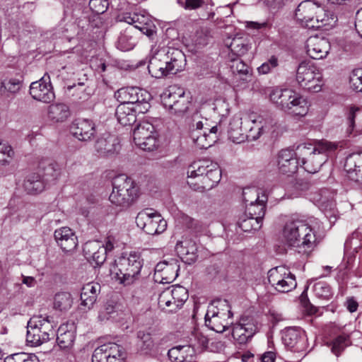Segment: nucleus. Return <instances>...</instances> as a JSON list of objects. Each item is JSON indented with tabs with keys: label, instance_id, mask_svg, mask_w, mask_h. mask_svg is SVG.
Returning <instances> with one entry per match:
<instances>
[{
	"label": "nucleus",
	"instance_id": "nucleus-40",
	"mask_svg": "<svg viewBox=\"0 0 362 362\" xmlns=\"http://www.w3.org/2000/svg\"><path fill=\"white\" fill-rule=\"evenodd\" d=\"M45 185V182L40 173H35L28 176L24 182V187L29 194H37L43 191Z\"/></svg>",
	"mask_w": 362,
	"mask_h": 362
},
{
	"label": "nucleus",
	"instance_id": "nucleus-21",
	"mask_svg": "<svg viewBox=\"0 0 362 362\" xmlns=\"http://www.w3.org/2000/svg\"><path fill=\"white\" fill-rule=\"evenodd\" d=\"M179 268L177 259L170 258L160 262L155 267L154 280L160 284H170L177 276Z\"/></svg>",
	"mask_w": 362,
	"mask_h": 362
},
{
	"label": "nucleus",
	"instance_id": "nucleus-44",
	"mask_svg": "<svg viewBox=\"0 0 362 362\" xmlns=\"http://www.w3.org/2000/svg\"><path fill=\"white\" fill-rule=\"evenodd\" d=\"M231 69L234 73H237L240 78L245 81H250L252 78V70L250 66L239 59L231 58Z\"/></svg>",
	"mask_w": 362,
	"mask_h": 362
},
{
	"label": "nucleus",
	"instance_id": "nucleus-19",
	"mask_svg": "<svg viewBox=\"0 0 362 362\" xmlns=\"http://www.w3.org/2000/svg\"><path fill=\"white\" fill-rule=\"evenodd\" d=\"M125 357V351L122 346L110 342L94 350L92 362H124Z\"/></svg>",
	"mask_w": 362,
	"mask_h": 362
},
{
	"label": "nucleus",
	"instance_id": "nucleus-28",
	"mask_svg": "<svg viewBox=\"0 0 362 362\" xmlns=\"http://www.w3.org/2000/svg\"><path fill=\"white\" fill-rule=\"evenodd\" d=\"M317 9V4L310 0L302 1L296 10L297 21L305 27H315L314 20Z\"/></svg>",
	"mask_w": 362,
	"mask_h": 362
},
{
	"label": "nucleus",
	"instance_id": "nucleus-17",
	"mask_svg": "<svg viewBox=\"0 0 362 362\" xmlns=\"http://www.w3.org/2000/svg\"><path fill=\"white\" fill-rule=\"evenodd\" d=\"M268 281L276 291L281 293L289 292L297 286L294 274L284 266L271 269L268 272Z\"/></svg>",
	"mask_w": 362,
	"mask_h": 362
},
{
	"label": "nucleus",
	"instance_id": "nucleus-5",
	"mask_svg": "<svg viewBox=\"0 0 362 362\" xmlns=\"http://www.w3.org/2000/svg\"><path fill=\"white\" fill-rule=\"evenodd\" d=\"M269 99L278 108L294 117H305L309 111L307 99L291 89L275 88Z\"/></svg>",
	"mask_w": 362,
	"mask_h": 362
},
{
	"label": "nucleus",
	"instance_id": "nucleus-32",
	"mask_svg": "<svg viewBox=\"0 0 362 362\" xmlns=\"http://www.w3.org/2000/svg\"><path fill=\"white\" fill-rule=\"evenodd\" d=\"M54 238L64 251H72L77 246V237L69 227H62L57 229L54 231Z\"/></svg>",
	"mask_w": 362,
	"mask_h": 362
},
{
	"label": "nucleus",
	"instance_id": "nucleus-16",
	"mask_svg": "<svg viewBox=\"0 0 362 362\" xmlns=\"http://www.w3.org/2000/svg\"><path fill=\"white\" fill-rule=\"evenodd\" d=\"M117 20L133 25L134 28L150 38L156 33V26L151 16L145 11L124 12L117 16Z\"/></svg>",
	"mask_w": 362,
	"mask_h": 362
},
{
	"label": "nucleus",
	"instance_id": "nucleus-57",
	"mask_svg": "<svg viewBox=\"0 0 362 362\" xmlns=\"http://www.w3.org/2000/svg\"><path fill=\"white\" fill-rule=\"evenodd\" d=\"M243 197L246 205L259 202L262 199V197H259L257 189L255 188L245 189L243 192Z\"/></svg>",
	"mask_w": 362,
	"mask_h": 362
},
{
	"label": "nucleus",
	"instance_id": "nucleus-7",
	"mask_svg": "<svg viewBox=\"0 0 362 362\" xmlns=\"http://www.w3.org/2000/svg\"><path fill=\"white\" fill-rule=\"evenodd\" d=\"M142 267L143 259L140 254L130 252L115 260L112 274L120 284L129 286L139 280Z\"/></svg>",
	"mask_w": 362,
	"mask_h": 362
},
{
	"label": "nucleus",
	"instance_id": "nucleus-42",
	"mask_svg": "<svg viewBox=\"0 0 362 362\" xmlns=\"http://www.w3.org/2000/svg\"><path fill=\"white\" fill-rule=\"evenodd\" d=\"M132 28H127L122 33L117 42V47L122 51H129L134 48L136 40L132 35Z\"/></svg>",
	"mask_w": 362,
	"mask_h": 362
},
{
	"label": "nucleus",
	"instance_id": "nucleus-15",
	"mask_svg": "<svg viewBox=\"0 0 362 362\" xmlns=\"http://www.w3.org/2000/svg\"><path fill=\"white\" fill-rule=\"evenodd\" d=\"M135 144L144 151H153L160 146L154 126L148 122H141L133 132Z\"/></svg>",
	"mask_w": 362,
	"mask_h": 362
},
{
	"label": "nucleus",
	"instance_id": "nucleus-51",
	"mask_svg": "<svg viewBox=\"0 0 362 362\" xmlns=\"http://www.w3.org/2000/svg\"><path fill=\"white\" fill-rule=\"evenodd\" d=\"M350 88L356 91L362 93V69H354L349 76Z\"/></svg>",
	"mask_w": 362,
	"mask_h": 362
},
{
	"label": "nucleus",
	"instance_id": "nucleus-34",
	"mask_svg": "<svg viewBox=\"0 0 362 362\" xmlns=\"http://www.w3.org/2000/svg\"><path fill=\"white\" fill-rule=\"evenodd\" d=\"M70 115L69 107L64 103H54L47 107V117L52 124L65 122Z\"/></svg>",
	"mask_w": 362,
	"mask_h": 362
},
{
	"label": "nucleus",
	"instance_id": "nucleus-63",
	"mask_svg": "<svg viewBox=\"0 0 362 362\" xmlns=\"http://www.w3.org/2000/svg\"><path fill=\"white\" fill-rule=\"evenodd\" d=\"M268 23L267 22L258 23L255 21H247L246 27L250 29L259 30L267 27Z\"/></svg>",
	"mask_w": 362,
	"mask_h": 362
},
{
	"label": "nucleus",
	"instance_id": "nucleus-20",
	"mask_svg": "<svg viewBox=\"0 0 362 362\" xmlns=\"http://www.w3.org/2000/svg\"><path fill=\"white\" fill-rule=\"evenodd\" d=\"M29 93L34 100L45 103H49L55 98L49 76L47 74L30 83Z\"/></svg>",
	"mask_w": 362,
	"mask_h": 362
},
{
	"label": "nucleus",
	"instance_id": "nucleus-55",
	"mask_svg": "<svg viewBox=\"0 0 362 362\" xmlns=\"http://www.w3.org/2000/svg\"><path fill=\"white\" fill-rule=\"evenodd\" d=\"M209 110H212L214 114L217 115L218 117L223 116L225 114L228 113V104L223 100H218L213 103L212 106L204 105L202 107V110L204 112Z\"/></svg>",
	"mask_w": 362,
	"mask_h": 362
},
{
	"label": "nucleus",
	"instance_id": "nucleus-47",
	"mask_svg": "<svg viewBox=\"0 0 362 362\" xmlns=\"http://www.w3.org/2000/svg\"><path fill=\"white\" fill-rule=\"evenodd\" d=\"M73 303L71 295L68 292H61L55 295L54 308L60 311H65L71 308Z\"/></svg>",
	"mask_w": 362,
	"mask_h": 362
},
{
	"label": "nucleus",
	"instance_id": "nucleus-41",
	"mask_svg": "<svg viewBox=\"0 0 362 362\" xmlns=\"http://www.w3.org/2000/svg\"><path fill=\"white\" fill-rule=\"evenodd\" d=\"M40 174L45 182L57 180L61 175V168L56 163H42L40 166Z\"/></svg>",
	"mask_w": 362,
	"mask_h": 362
},
{
	"label": "nucleus",
	"instance_id": "nucleus-2",
	"mask_svg": "<svg viewBox=\"0 0 362 362\" xmlns=\"http://www.w3.org/2000/svg\"><path fill=\"white\" fill-rule=\"evenodd\" d=\"M187 182L195 191L203 192L215 187L221 180V171L217 163L200 160L192 163L187 168Z\"/></svg>",
	"mask_w": 362,
	"mask_h": 362
},
{
	"label": "nucleus",
	"instance_id": "nucleus-26",
	"mask_svg": "<svg viewBox=\"0 0 362 362\" xmlns=\"http://www.w3.org/2000/svg\"><path fill=\"white\" fill-rule=\"evenodd\" d=\"M245 116V113L238 112L230 120L227 132L229 139L234 143L240 144L247 140L246 126L243 127Z\"/></svg>",
	"mask_w": 362,
	"mask_h": 362
},
{
	"label": "nucleus",
	"instance_id": "nucleus-58",
	"mask_svg": "<svg viewBox=\"0 0 362 362\" xmlns=\"http://www.w3.org/2000/svg\"><path fill=\"white\" fill-rule=\"evenodd\" d=\"M109 6L107 0H90L89 7L93 12L102 14L106 11Z\"/></svg>",
	"mask_w": 362,
	"mask_h": 362
},
{
	"label": "nucleus",
	"instance_id": "nucleus-6",
	"mask_svg": "<svg viewBox=\"0 0 362 362\" xmlns=\"http://www.w3.org/2000/svg\"><path fill=\"white\" fill-rule=\"evenodd\" d=\"M139 197V187L135 182L124 175L114 178L112 191L109 196L112 204L120 209H127Z\"/></svg>",
	"mask_w": 362,
	"mask_h": 362
},
{
	"label": "nucleus",
	"instance_id": "nucleus-14",
	"mask_svg": "<svg viewBox=\"0 0 362 362\" xmlns=\"http://www.w3.org/2000/svg\"><path fill=\"white\" fill-rule=\"evenodd\" d=\"M115 98L120 104L129 106H136L137 110L141 114L146 112L151 105L150 93L146 90L137 87H127L119 89L115 93Z\"/></svg>",
	"mask_w": 362,
	"mask_h": 362
},
{
	"label": "nucleus",
	"instance_id": "nucleus-12",
	"mask_svg": "<svg viewBox=\"0 0 362 362\" xmlns=\"http://www.w3.org/2000/svg\"><path fill=\"white\" fill-rule=\"evenodd\" d=\"M244 124L246 126L247 140L255 141L261 136L276 129V120L268 115L245 114Z\"/></svg>",
	"mask_w": 362,
	"mask_h": 362
},
{
	"label": "nucleus",
	"instance_id": "nucleus-62",
	"mask_svg": "<svg viewBox=\"0 0 362 362\" xmlns=\"http://www.w3.org/2000/svg\"><path fill=\"white\" fill-rule=\"evenodd\" d=\"M117 244V240L115 236L109 235L105 240V244L101 245L105 249V252H110L115 247V245Z\"/></svg>",
	"mask_w": 362,
	"mask_h": 362
},
{
	"label": "nucleus",
	"instance_id": "nucleus-4",
	"mask_svg": "<svg viewBox=\"0 0 362 362\" xmlns=\"http://www.w3.org/2000/svg\"><path fill=\"white\" fill-rule=\"evenodd\" d=\"M185 65V55L180 50H160L151 58L148 69L153 77L160 78L177 74L183 69Z\"/></svg>",
	"mask_w": 362,
	"mask_h": 362
},
{
	"label": "nucleus",
	"instance_id": "nucleus-35",
	"mask_svg": "<svg viewBox=\"0 0 362 362\" xmlns=\"http://www.w3.org/2000/svg\"><path fill=\"white\" fill-rule=\"evenodd\" d=\"M195 355L194 349L189 345H178L169 349L168 356L172 362H191Z\"/></svg>",
	"mask_w": 362,
	"mask_h": 362
},
{
	"label": "nucleus",
	"instance_id": "nucleus-22",
	"mask_svg": "<svg viewBox=\"0 0 362 362\" xmlns=\"http://www.w3.org/2000/svg\"><path fill=\"white\" fill-rule=\"evenodd\" d=\"M297 155V147L296 150L283 149L278 153L277 165L279 173L288 176L295 174L299 165Z\"/></svg>",
	"mask_w": 362,
	"mask_h": 362
},
{
	"label": "nucleus",
	"instance_id": "nucleus-33",
	"mask_svg": "<svg viewBox=\"0 0 362 362\" xmlns=\"http://www.w3.org/2000/svg\"><path fill=\"white\" fill-rule=\"evenodd\" d=\"M95 148L100 156H109L119 151V144L115 136L107 134L96 141Z\"/></svg>",
	"mask_w": 362,
	"mask_h": 362
},
{
	"label": "nucleus",
	"instance_id": "nucleus-31",
	"mask_svg": "<svg viewBox=\"0 0 362 362\" xmlns=\"http://www.w3.org/2000/svg\"><path fill=\"white\" fill-rule=\"evenodd\" d=\"M83 250L86 258L95 266L103 264L106 259L105 249L98 241L86 243Z\"/></svg>",
	"mask_w": 362,
	"mask_h": 362
},
{
	"label": "nucleus",
	"instance_id": "nucleus-23",
	"mask_svg": "<svg viewBox=\"0 0 362 362\" xmlns=\"http://www.w3.org/2000/svg\"><path fill=\"white\" fill-rule=\"evenodd\" d=\"M285 346L293 351L300 352L307 346V338L303 330L298 328H288L283 335Z\"/></svg>",
	"mask_w": 362,
	"mask_h": 362
},
{
	"label": "nucleus",
	"instance_id": "nucleus-27",
	"mask_svg": "<svg viewBox=\"0 0 362 362\" xmlns=\"http://www.w3.org/2000/svg\"><path fill=\"white\" fill-rule=\"evenodd\" d=\"M187 298V290L185 287L179 285L168 288L161 293V300L164 303L170 302L169 299H173L174 306L170 308V312H175L180 308Z\"/></svg>",
	"mask_w": 362,
	"mask_h": 362
},
{
	"label": "nucleus",
	"instance_id": "nucleus-46",
	"mask_svg": "<svg viewBox=\"0 0 362 362\" xmlns=\"http://www.w3.org/2000/svg\"><path fill=\"white\" fill-rule=\"evenodd\" d=\"M225 45L228 47L233 54L241 56L245 54L247 50V46L242 37L230 38L225 41Z\"/></svg>",
	"mask_w": 362,
	"mask_h": 362
},
{
	"label": "nucleus",
	"instance_id": "nucleus-64",
	"mask_svg": "<svg viewBox=\"0 0 362 362\" xmlns=\"http://www.w3.org/2000/svg\"><path fill=\"white\" fill-rule=\"evenodd\" d=\"M276 354L273 351H267L261 357L262 362H274Z\"/></svg>",
	"mask_w": 362,
	"mask_h": 362
},
{
	"label": "nucleus",
	"instance_id": "nucleus-9",
	"mask_svg": "<svg viewBox=\"0 0 362 362\" xmlns=\"http://www.w3.org/2000/svg\"><path fill=\"white\" fill-rule=\"evenodd\" d=\"M161 103L171 115L183 116L191 105V97L185 90L177 86H170L160 95Z\"/></svg>",
	"mask_w": 362,
	"mask_h": 362
},
{
	"label": "nucleus",
	"instance_id": "nucleus-37",
	"mask_svg": "<svg viewBox=\"0 0 362 362\" xmlns=\"http://www.w3.org/2000/svg\"><path fill=\"white\" fill-rule=\"evenodd\" d=\"M136 106L119 104L116 109L115 115L117 121L123 126L131 125L136 120V114H141Z\"/></svg>",
	"mask_w": 362,
	"mask_h": 362
},
{
	"label": "nucleus",
	"instance_id": "nucleus-39",
	"mask_svg": "<svg viewBox=\"0 0 362 362\" xmlns=\"http://www.w3.org/2000/svg\"><path fill=\"white\" fill-rule=\"evenodd\" d=\"M337 21V17L332 12L325 10L322 7L317 5L314 20L315 27L328 29L334 26Z\"/></svg>",
	"mask_w": 362,
	"mask_h": 362
},
{
	"label": "nucleus",
	"instance_id": "nucleus-30",
	"mask_svg": "<svg viewBox=\"0 0 362 362\" xmlns=\"http://www.w3.org/2000/svg\"><path fill=\"white\" fill-rule=\"evenodd\" d=\"M73 135L80 141H89L93 139L95 134V123L88 119H77L71 127Z\"/></svg>",
	"mask_w": 362,
	"mask_h": 362
},
{
	"label": "nucleus",
	"instance_id": "nucleus-45",
	"mask_svg": "<svg viewBox=\"0 0 362 362\" xmlns=\"http://www.w3.org/2000/svg\"><path fill=\"white\" fill-rule=\"evenodd\" d=\"M189 342V345L194 348L195 351H202L207 347L209 339L201 330L195 329L192 332Z\"/></svg>",
	"mask_w": 362,
	"mask_h": 362
},
{
	"label": "nucleus",
	"instance_id": "nucleus-54",
	"mask_svg": "<svg viewBox=\"0 0 362 362\" xmlns=\"http://www.w3.org/2000/svg\"><path fill=\"white\" fill-rule=\"evenodd\" d=\"M4 362H39V360L34 354L21 352L8 356Z\"/></svg>",
	"mask_w": 362,
	"mask_h": 362
},
{
	"label": "nucleus",
	"instance_id": "nucleus-24",
	"mask_svg": "<svg viewBox=\"0 0 362 362\" xmlns=\"http://www.w3.org/2000/svg\"><path fill=\"white\" fill-rule=\"evenodd\" d=\"M256 331L257 326L252 320L241 318L238 323L233 325L232 335L239 344H244L253 337Z\"/></svg>",
	"mask_w": 362,
	"mask_h": 362
},
{
	"label": "nucleus",
	"instance_id": "nucleus-50",
	"mask_svg": "<svg viewBox=\"0 0 362 362\" xmlns=\"http://www.w3.org/2000/svg\"><path fill=\"white\" fill-rule=\"evenodd\" d=\"M14 154V151L11 145L7 142L0 141V165H9Z\"/></svg>",
	"mask_w": 362,
	"mask_h": 362
},
{
	"label": "nucleus",
	"instance_id": "nucleus-18",
	"mask_svg": "<svg viewBox=\"0 0 362 362\" xmlns=\"http://www.w3.org/2000/svg\"><path fill=\"white\" fill-rule=\"evenodd\" d=\"M136 223L146 233L158 235L167 228V221L157 212L141 211L136 217Z\"/></svg>",
	"mask_w": 362,
	"mask_h": 362
},
{
	"label": "nucleus",
	"instance_id": "nucleus-38",
	"mask_svg": "<svg viewBox=\"0 0 362 362\" xmlns=\"http://www.w3.org/2000/svg\"><path fill=\"white\" fill-rule=\"evenodd\" d=\"M74 339L75 334L73 325L63 324L58 328L57 341L62 349L71 348Z\"/></svg>",
	"mask_w": 362,
	"mask_h": 362
},
{
	"label": "nucleus",
	"instance_id": "nucleus-36",
	"mask_svg": "<svg viewBox=\"0 0 362 362\" xmlns=\"http://www.w3.org/2000/svg\"><path fill=\"white\" fill-rule=\"evenodd\" d=\"M100 291V285L96 282H90L84 285L81 289V305L88 310L93 308Z\"/></svg>",
	"mask_w": 362,
	"mask_h": 362
},
{
	"label": "nucleus",
	"instance_id": "nucleus-43",
	"mask_svg": "<svg viewBox=\"0 0 362 362\" xmlns=\"http://www.w3.org/2000/svg\"><path fill=\"white\" fill-rule=\"evenodd\" d=\"M266 202V196L262 195V199L259 202H255L246 205L245 214H247L248 216H254L256 220L262 222V219L265 214Z\"/></svg>",
	"mask_w": 362,
	"mask_h": 362
},
{
	"label": "nucleus",
	"instance_id": "nucleus-13",
	"mask_svg": "<svg viewBox=\"0 0 362 362\" xmlns=\"http://www.w3.org/2000/svg\"><path fill=\"white\" fill-rule=\"evenodd\" d=\"M296 81L302 88L317 93L321 90L322 86V74L314 63L304 61L298 66Z\"/></svg>",
	"mask_w": 362,
	"mask_h": 362
},
{
	"label": "nucleus",
	"instance_id": "nucleus-59",
	"mask_svg": "<svg viewBox=\"0 0 362 362\" xmlns=\"http://www.w3.org/2000/svg\"><path fill=\"white\" fill-rule=\"evenodd\" d=\"M209 4L214 5L211 0H185L183 7L186 10H195Z\"/></svg>",
	"mask_w": 362,
	"mask_h": 362
},
{
	"label": "nucleus",
	"instance_id": "nucleus-60",
	"mask_svg": "<svg viewBox=\"0 0 362 362\" xmlns=\"http://www.w3.org/2000/svg\"><path fill=\"white\" fill-rule=\"evenodd\" d=\"M138 338L142 343L141 349L144 350H149L153 348V341L150 334L144 333V332H139Z\"/></svg>",
	"mask_w": 362,
	"mask_h": 362
},
{
	"label": "nucleus",
	"instance_id": "nucleus-61",
	"mask_svg": "<svg viewBox=\"0 0 362 362\" xmlns=\"http://www.w3.org/2000/svg\"><path fill=\"white\" fill-rule=\"evenodd\" d=\"M21 83L20 79L10 78L6 83H4V87L10 93H16L21 88Z\"/></svg>",
	"mask_w": 362,
	"mask_h": 362
},
{
	"label": "nucleus",
	"instance_id": "nucleus-53",
	"mask_svg": "<svg viewBox=\"0 0 362 362\" xmlns=\"http://www.w3.org/2000/svg\"><path fill=\"white\" fill-rule=\"evenodd\" d=\"M313 291L317 298L323 299H329L333 294L330 286L324 281L315 284Z\"/></svg>",
	"mask_w": 362,
	"mask_h": 362
},
{
	"label": "nucleus",
	"instance_id": "nucleus-56",
	"mask_svg": "<svg viewBox=\"0 0 362 362\" xmlns=\"http://www.w3.org/2000/svg\"><path fill=\"white\" fill-rule=\"evenodd\" d=\"M279 66V59L276 56H272L257 68L259 74H267Z\"/></svg>",
	"mask_w": 362,
	"mask_h": 362
},
{
	"label": "nucleus",
	"instance_id": "nucleus-49",
	"mask_svg": "<svg viewBox=\"0 0 362 362\" xmlns=\"http://www.w3.org/2000/svg\"><path fill=\"white\" fill-rule=\"evenodd\" d=\"M359 112H361V107L354 105H351L346 108L345 115L346 119L347 128L346 133L348 136L351 135L354 131L356 126L355 118Z\"/></svg>",
	"mask_w": 362,
	"mask_h": 362
},
{
	"label": "nucleus",
	"instance_id": "nucleus-52",
	"mask_svg": "<svg viewBox=\"0 0 362 362\" xmlns=\"http://www.w3.org/2000/svg\"><path fill=\"white\" fill-rule=\"evenodd\" d=\"M350 344L351 341L348 335H340L333 341L332 345V351L336 356H339L341 352Z\"/></svg>",
	"mask_w": 362,
	"mask_h": 362
},
{
	"label": "nucleus",
	"instance_id": "nucleus-8",
	"mask_svg": "<svg viewBox=\"0 0 362 362\" xmlns=\"http://www.w3.org/2000/svg\"><path fill=\"white\" fill-rule=\"evenodd\" d=\"M57 323L49 316L34 315L28 323L26 340L31 346H40L55 336Z\"/></svg>",
	"mask_w": 362,
	"mask_h": 362
},
{
	"label": "nucleus",
	"instance_id": "nucleus-48",
	"mask_svg": "<svg viewBox=\"0 0 362 362\" xmlns=\"http://www.w3.org/2000/svg\"><path fill=\"white\" fill-rule=\"evenodd\" d=\"M262 224V221L256 220L254 216H248L247 214H243L238 221L239 227L245 232L257 230L261 228Z\"/></svg>",
	"mask_w": 362,
	"mask_h": 362
},
{
	"label": "nucleus",
	"instance_id": "nucleus-25",
	"mask_svg": "<svg viewBox=\"0 0 362 362\" xmlns=\"http://www.w3.org/2000/svg\"><path fill=\"white\" fill-rule=\"evenodd\" d=\"M330 49V44L327 39L319 36H311L306 41V52L314 59L325 57Z\"/></svg>",
	"mask_w": 362,
	"mask_h": 362
},
{
	"label": "nucleus",
	"instance_id": "nucleus-3",
	"mask_svg": "<svg viewBox=\"0 0 362 362\" xmlns=\"http://www.w3.org/2000/svg\"><path fill=\"white\" fill-rule=\"evenodd\" d=\"M337 145L327 140L297 146V155L301 166L310 173H317L327 160L329 154L334 151Z\"/></svg>",
	"mask_w": 362,
	"mask_h": 362
},
{
	"label": "nucleus",
	"instance_id": "nucleus-1",
	"mask_svg": "<svg viewBox=\"0 0 362 362\" xmlns=\"http://www.w3.org/2000/svg\"><path fill=\"white\" fill-rule=\"evenodd\" d=\"M322 223L316 218L288 220L282 229V240L288 246L303 249H313L319 239Z\"/></svg>",
	"mask_w": 362,
	"mask_h": 362
},
{
	"label": "nucleus",
	"instance_id": "nucleus-29",
	"mask_svg": "<svg viewBox=\"0 0 362 362\" xmlns=\"http://www.w3.org/2000/svg\"><path fill=\"white\" fill-rule=\"evenodd\" d=\"M344 170L351 180L362 184V152L354 153L347 156Z\"/></svg>",
	"mask_w": 362,
	"mask_h": 362
},
{
	"label": "nucleus",
	"instance_id": "nucleus-10",
	"mask_svg": "<svg viewBox=\"0 0 362 362\" xmlns=\"http://www.w3.org/2000/svg\"><path fill=\"white\" fill-rule=\"evenodd\" d=\"M232 316L230 305L226 300L214 301L208 307L205 323L211 329L222 333L232 324V321L230 320Z\"/></svg>",
	"mask_w": 362,
	"mask_h": 362
},
{
	"label": "nucleus",
	"instance_id": "nucleus-11",
	"mask_svg": "<svg viewBox=\"0 0 362 362\" xmlns=\"http://www.w3.org/2000/svg\"><path fill=\"white\" fill-rule=\"evenodd\" d=\"M192 124L190 137L194 144L199 148H207L218 139V132H221V124L211 125L207 118L202 120L194 119Z\"/></svg>",
	"mask_w": 362,
	"mask_h": 362
}]
</instances>
